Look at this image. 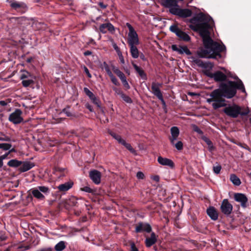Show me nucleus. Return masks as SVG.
Returning <instances> with one entry per match:
<instances>
[{
	"instance_id": "f257e3e1",
	"label": "nucleus",
	"mask_w": 251,
	"mask_h": 251,
	"mask_svg": "<svg viewBox=\"0 0 251 251\" xmlns=\"http://www.w3.org/2000/svg\"><path fill=\"white\" fill-rule=\"evenodd\" d=\"M190 27L194 31H199L202 38L204 49L198 51L201 58H220V53L226 50L224 45L214 42L210 37L209 29L211 28L213 21L211 18L202 13L191 20Z\"/></svg>"
},
{
	"instance_id": "f03ea898",
	"label": "nucleus",
	"mask_w": 251,
	"mask_h": 251,
	"mask_svg": "<svg viewBox=\"0 0 251 251\" xmlns=\"http://www.w3.org/2000/svg\"><path fill=\"white\" fill-rule=\"evenodd\" d=\"M189 61L191 62L192 66H198L202 68L205 71V75L209 77H213V78H238L234 73L228 71L224 70L225 73L220 71H217L214 74L209 72L212 68L213 65L209 62H202L197 56H190L188 57Z\"/></svg>"
},
{
	"instance_id": "7ed1b4c3",
	"label": "nucleus",
	"mask_w": 251,
	"mask_h": 251,
	"mask_svg": "<svg viewBox=\"0 0 251 251\" xmlns=\"http://www.w3.org/2000/svg\"><path fill=\"white\" fill-rule=\"evenodd\" d=\"M237 89L246 93L245 88L241 79H238L237 81L222 82L219 88L213 91V94L215 96L219 94L222 97L230 99L235 95Z\"/></svg>"
},
{
	"instance_id": "20e7f679",
	"label": "nucleus",
	"mask_w": 251,
	"mask_h": 251,
	"mask_svg": "<svg viewBox=\"0 0 251 251\" xmlns=\"http://www.w3.org/2000/svg\"><path fill=\"white\" fill-rule=\"evenodd\" d=\"M126 25L129 30L127 36V43L129 46L138 45L139 40L137 32L129 23H127Z\"/></svg>"
},
{
	"instance_id": "39448f33",
	"label": "nucleus",
	"mask_w": 251,
	"mask_h": 251,
	"mask_svg": "<svg viewBox=\"0 0 251 251\" xmlns=\"http://www.w3.org/2000/svg\"><path fill=\"white\" fill-rule=\"evenodd\" d=\"M241 108L240 107L236 105H233L226 107L224 109V111L228 116L233 118L237 117L239 114L241 115H246L249 113V110H246L244 112H241Z\"/></svg>"
},
{
	"instance_id": "423d86ee",
	"label": "nucleus",
	"mask_w": 251,
	"mask_h": 251,
	"mask_svg": "<svg viewBox=\"0 0 251 251\" xmlns=\"http://www.w3.org/2000/svg\"><path fill=\"white\" fill-rule=\"evenodd\" d=\"M49 192V187L45 186H39L31 189V193L34 197L40 200H44V194L47 195Z\"/></svg>"
},
{
	"instance_id": "0eeeda50",
	"label": "nucleus",
	"mask_w": 251,
	"mask_h": 251,
	"mask_svg": "<svg viewBox=\"0 0 251 251\" xmlns=\"http://www.w3.org/2000/svg\"><path fill=\"white\" fill-rule=\"evenodd\" d=\"M170 30L179 38L180 40L184 41H189L190 40V36L185 32L180 29L176 25H173L170 27Z\"/></svg>"
},
{
	"instance_id": "6e6552de",
	"label": "nucleus",
	"mask_w": 251,
	"mask_h": 251,
	"mask_svg": "<svg viewBox=\"0 0 251 251\" xmlns=\"http://www.w3.org/2000/svg\"><path fill=\"white\" fill-rule=\"evenodd\" d=\"M211 97L214 98L213 103H212V105L215 109H218L220 107H224L226 105L225 100L223 97L220 95H214L213 92L210 95Z\"/></svg>"
},
{
	"instance_id": "1a4fd4ad",
	"label": "nucleus",
	"mask_w": 251,
	"mask_h": 251,
	"mask_svg": "<svg viewBox=\"0 0 251 251\" xmlns=\"http://www.w3.org/2000/svg\"><path fill=\"white\" fill-rule=\"evenodd\" d=\"M22 111L19 109H16L9 117L8 120L14 124H18L23 121L22 117Z\"/></svg>"
},
{
	"instance_id": "9d476101",
	"label": "nucleus",
	"mask_w": 251,
	"mask_h": 251,
	"mask_svg": "<svg viewBox=\"0 0 251 251\" xmlns=\"http://www.w3.org/2000/svg\"><path fill=\"white\" fill-rule=\"evenodd\" d=\"M233 209L232 205L229 203L227 199H224L221 205V210L222 213L226 215H230Z\"/></svg>"
},
{
	"instance_id": "9b49d317",
	"label": "nucleus",
	"mask_w": 251,
	"mask_h": 251,
	"mask_svg": "<svg viewBox=\"0 0 251 251\" xmlns=\"http://www.w3.org/2000/svg\"><path fill=\"white\" fill-rule=\"evenodd\" d=\"M10 6L14 9L20 11L22 13L25 12L27 6L26 4L23 2H18L16 1H11Z\"/></svg>"
},
{
	"instance_id": "f8f14e48",
	"label": "nucleus",
	"mask_w": 251,
	"mask_h": 251,
	"mask_svg": "<svg viewBox=\"0 0 251 251\" xmlns=\"http://www.w3.org/2000/svg\"><path fill=\"white\" fill-rule=\"evenodd\" d=\"M151 231V227L147 223H139L135 227V232L137 233L146 231L148 233Z\"/></svg>"
},
{
	"instance_id": "ddd939ff",
	"label": "nucleus",
	"mask_w": 251,
	"mask_h": 251,
	"mask_svg": "<svg viewBox=\"0 0 251 251\" xmlns=\"http://www.w3.org/2000/svg\"><path fill=\"white\" fill-rule=\"evenodd\" d=\"M89 176L94 183L99 184L100 182L101 173L96 170H92L89 173Z\"/></svg>"
},
{
	"instance_id": "4468645a",
	"label": "nucleus",
	"mask_w": 251,
	"mask_h": 251,
	"mask_svg": "<svg viewBox=\"0 0 251 251\" xmlns=\"http://www.w3.org/2000/svg\"><path fill=\"white\" fill-rule=\"evenodd\" d=\"M235 200L241 203V206L243 207H246L247 206V203L248 202V198L243 194L236 193L234 196Z\"/></svg>"
},
{
	"instance_id": "2eb2a0df",
	"label": "nucleus",
	"mask_w": 251,
	"mask_h": 251,
	"mask_svg": "<svg viewBox=\"0 0 251 251\" xmlns=\"http://www.w3.org/2000/svg\"><path fill=\"white\" fill-rule=\"evenodd\" d=\"M161 87V83L153 82L151 84V92L157 98L163 95L161 91H160V88Z\"/></svg>"
},
{
	"instance_id": "dca6fc26",
	"label": "nucleus",
	"mask_w": 251,
	"mask_h": 251,
	"mask_svg": "<svg viewBox=\"0 0 251 251\" xmlns=\"http://www.w3.org/2000/svg\"><path fill=\"white\" fill-rule=\"evenodd\" d=\"M157 161L160 165L168 166L170 168H173L175 166L174 163L172 160L161 156L158 157Z\"/></svg>"
},
{
	"instance_id": "f3484780",
	"label": "nucleus",
	"mask_w": 251,
	"mask_h": 251,
	"mask_svg": "<svg viewBox=\"0 0 251 251\" xmlns=\"http://www.w3.org/2000/svg\"><path fill=\"white\" fill-rule=\"evenodd\" d=\"M172 49L174 51H177L178 53L182 54L185 53L187 55H190L191 52L186 46H177L176 45H173Z\"/></svg>"
},
{
	"instance_id": "a211bd4d",
	"label": "nucleus",
	"mask_w": 251,
	"mask_h": 251,
	"mask_svg": "<svg viewBox=\"0 0 251 251\" xmlns=\"http://www.w3.org/2000/svg\"><path fill=\"white\" fill-rule=\"evenodd\" d=\"M84 92L95 104L99 107H100V100L91 91H90L87 88L85 87L84 88Z\"/></svg>"
},
{
	"instance_id": "6ab92c4d",
	"label": "nucleus",
	"mask_w": 251,
	"mask_h": 251,
	"mask_svg": "<svg viewBox=\"0 0 251 251\" xmlns=\"http://www.w3.org/2000/svg\"><path fill=\"white\" fill-rule=\"evenodd\" d=\"M171 136L170 137L169 139L172 144H174V142H176L178 138L179 134V130L176 126H173L171 128Z\"/></svg>"
},
{
	"instance_id": "aec40b11",
	"label": "nucleus",
	"mask_w": 251,
	"mask_h": 251,
	"mask_svg": "<svg viewBox=\"0 0 251 251\" xmlns=\"http://www.w3.org/2000/svg\"><path fill=\"white\" fill-rule=\"evenodd\" d=\"M157 236L156 235L154 232L151 233L150 237L146 238L145 240V245L147 247L149 248L154 245L157 241Z\"/></svg>"
},
{
	"instance_id": "412c9836",
	"label": "nucleus",
	"mask_w": 251,
	"mask_h": 251,
	"mask_svg": "<svg viewBox=\"0 0 251 251\" xmlns=\"http://www.w3.org/2000/svg\"><path fill=\"white\" fill-rule=\"evenodd\" d=\"M207 215L213 220H216L218 218V213L214 207H210L206 211Z\"/></svg>"
},
{
	"instance_id": "4be33fe9",
	"label": "nucleus",
	"mask_w": 251,
	"mask_h": 251,
	"mask_svg": "<svg viewBox=\"0 0 251 251\" xmlns=\"http://www.w3.org/2000/svg\"><path fill=\"white\" fill-rule=\"evenodd\" d=\"M73 183L72 181L65 182L57 186V188L61 192H65L69 190L73 186Z\"/></svg>"
},
{
	"instance_id": "5701e85b",
	"label": "nucleus",
	"mask_w": 251,
	"mask_h": 251,
	"mask_svg": "<svg viewBox=\"0 0 251 251\" xmlns=\"http://www.w3.org/2000/svg\"><path fill=\"white\" fill-rule=\"evenodd\" d=\"M137 45L129 46L130 52L132 58L136 59L139 56V51L137 47Z\"/></svg>"
},
{
	"instance_id": "b1692460",
	"label": "nucleus",
	"mask_w": 251,
	"mask_h": 251,
	"mask_svg": "<svg viewBox=\"0 0 251 251\" xmlns=\"http://www.w3.org/2000/svg\"><path fill=\"white\" fill-rule=\"evenodd\" d=\"M34 165L32 163L26 162H24L20 168V170L22 172L27 171L31 169Z\"/></svg>"
},
{
	"instance_id": "393cba45",
	"label": "nucleus",
	"mask_w": 251,
	"mask_h": 251,
	"mask_svg": "<svg viewBox=\"0 0 251 251\" xmlns=\"http://www.w3.org/2000/svg\"><path fill=\"white\" fill-rule=\"evenodd\" d=\"M230 180L232 183L236 186H239L241 184L240 179L234 174H231L230 176Z\"/></svg>"
},
{
	"instance_id": "a878e982",
	"label": "nucleus",
	"mask_w": 251,
	"mask_h": 251,
	"mask_svg": "<svg viewBox=\"0 0 251 251\" xmlns=\"http://www.w3.org/2000/svg\"><path fill=\"white\" fill-rule=\"evenodd\" d=\"M54 174L59 178L65 176V169L60 168H56L54 170Z\"/></svg>"
},
{
	"instance_id": "bb28decb",
	"label": "nucleus",
	"mask_w": 251,
	"mask_h": 251,
	"mask_svg": "<svg viewBox=\"0 0 251 251\" xmlns=\"http://www.w3.org/2000/svg\"><path fill=\"white\" fill-rule=\"evenodd\" d=\"M113 72L117 75L119 78H125V75L118 68L115 66H112Z\"/></svg>"
},
{
	"instance_id": "cd10ccee",
	"label": "nucleus",
	"mask_w": 251,
	"mask_h": 251,
	"mask_svg": "<svg viewBox=\"0 0 251 251\" xmlns=\"http://www.w3.org/2000/svg\"><path fill=\"white\" fill-rule=\"evenodd\" d=\"M132 65L136 73L139 74V76L142 78L144 77L145 76V74L144 71L135 64L132 63Z\"/></svg>"
},
{
	"instance_id": "c85d7f7f",
	"label": "nucleus",
	"mask_w": 251,
	"mask_h": 251,
	"mask_svg": "<svg viewBox=\"0 0 251 251\" xmlns=\"http://www.w3.org/2000/svg\"><path fill=\"white\" fill-rule=\"evenodd\" d=\"M22 164V162L16 159H12L8 161L7 165L10 167H17Z\"/></svg>"
},
{
	"instance_id": "c756f323",
	"label": "nucleus",
	"mask_w": 251,
	"mask_h": 251,
	"mask_svg": "<svg viewBox=\"0 0 251 251\" xmlns=\"http://www.w3.org/2000/svg\"><path fill=\"white\" fill-rule=\"evenodd\" d=\"M66 247L65 243L64 241H61L58 243L54 247L56 251H62Z\"/></svg>"
},
{
	"instance_id": "7c9ffc66",
	"label": "nucleus",
	"mask_w": 251,
	"mask_h": 251,
	"mask_svg": "<svg viewBox=\"0 0 251 251\" xmlns=\"http://www.w3.org/2000/svg\"><path fill=\"white\" fill-rule=\"evenodd\" d=\"M111 136H112L115 139H116L120 144H122L124 139H122L121 136L119 135L116 134L115 133L111 132L110 133Z\"/></svg>"
},
{
	"instance_id": "2f4dec72",
	"label": "nucleus",
	"mask_w": 251,
	"mask_h": 251,
	"mask_svg": "<svg viewBox=\"0 0 251 251\" xmlns=\"http://www.w3.org/2000/svg\"><path fill=\"white\" fill-rule=\"evenodd\" d=\"M102 68L104 69L107 74H108L109 76L111 77H113V74L112 72L110 71L109 67L108 65V64L106 62H104L103 64L102 65Z\"/></svg>"
},
{
	"instance_id": "473e14b6",
	"label": "nucleus",
	"mask_w": 251,
	"mask_h": 251,
	"mask_svg": "<svg viewBox=\"0 0 251 251\" xmlns=\"http://www.w3.org/2000/svg\"><path fill=\"white\" fill-rule=\"evenodd\" d=\"M121 144L124 145L127 150H128L131 152H135V150L131 147V145L130 144L127 143L125 140L123 141Z\"/></svg>"
},
{
	"instance_id": "72a5a7b5",
	"label": "nucleus",
	"mask_w": 251,
	"mask_h": 251,
	"mask_svg": "<svg viewBox=\"0 0 251 251\" xmlns=\"http://www.w3.org/2000/svg\"><path fill=\"white\" fill-rule=\"evenodd\" d=\"M62 112L65 113L68 117H75V114L71 112L69 110V107H66L62 110Z\"/></svg>"
},
{
	"instance_id": "f704fd0d",
	"label": "nucleus",
	"mask_w": 251,
	"mask_h": 251,
	"mask_svg": "<svg viewBox=\"0 0 251 251\" xmlns=\"http://www.w3.org/2000/svg\"><path fill=\"white\" fill-rule=\"evenodd\" d=\"M11 147V145L7 143H1L0 144V149L3 150L4 151H7L10 150Z\"/></svg>"
},
{
	"instance_id": "c9c22d12",
	"label": "nucleus",
	"mask_w": 251,
	"mask_h": 251,
	"mask_svg": "<svg viewBox=\"0 0 251 251\" xmlns=\"http://www.w3.org/2000/svg\"><path fill=\"white\" fill-rule=\"evenodd\" d=\"M172 145H174L177 150H181L183 149V143L180 141H179L176 143L174 142V144Z\"/></svg>"
},
{
	"instance_id": "e433bc0d",
	"label": "nucleus",
	"mask_w": 251,
	"mask_h": 251,
	"mask_svg": "<svg viewBox=\"0 0 251 251\" xmlns=\"http://www.w3.org/2000/svg\"><path fill=\"white\" fill-rule=\"evenodd\" d=\"M106 27L109 32L113 33L115 31V27L110 23H106Z\"/></svg>"
},
{
	"instance_id": "4c0bfd02",
	"label": "nucleus",
	"mask_w": 251,
	"mask_h": 251,
	"mask_svg": "<svg viewBox=\"0 0 251 251\" xmlns=\"http://www.w3.org/2000/svg\"><path fill=\"white\" fill-rule=\"evenodd\" d=\"M32 79H24L22 81V84L24 86L27 87L33 83Z\"/></svg>"
},
{
	"instance_id": "58836bf2",
	"label": "nucleus",
	"mask_w": 251,
	"mask_h": 251,
	"mask_svg": "<svg viewBox=\"0 0 251 251\" xmlns=\"http://www.w3.org/2000/svg\"><path fill=\"white\" fill-rule=\"evenodd\" d=\"M121 97L127 103H131L132 102L131 99L128 96L124 94H122Z\"/></svg>"
},
{
	"instance_id": "ea45409f",
	"label": "nucleus",
	"mask_w": 251,
	"mask_h": 251,
	"mask_svg": "<svg viewBox=\"0 0 251 251\" xmlns=\"http://www.w3.org/2000/svg\"><path fill=\"white\" fill-rule=\"evenodd\" d=\"M100 31L102 33H105L106 32V23L101 24L99 27Z\"/></svg>"
},
{
	"instance_id": "a19ab883",
	"label": "nucleus",
	"mask_w": 251,
	"mask_h": 251,
	"mask_svg": "<svg viewBox=\"0 0 251 251\" xmlns=\"http://www.w3.org/2000/svg\"><path fill=\"white\" fill-rule=\"evenodd\" d=\"M30 76V74L28 72L26 71H23L22 72V74L21 75L20 78H27Z\"/></svg>"
},
{
	"instance_id": "79ce46f5",
	"label": "nucleus",
	"mask_w": 251,
	"mask_h": 251,
	"mask_svg": "<svg viewBox=\"0 0 251 251\" xmlns=\"http://www.w3.org/2000/svg\"><path fill=\"white\" fill-rule=\"evenodd\" d=\"M122 83L126 90H128L130 88V86L127 81L126 79H121Z\"/></svg>"
},
{
	"instance_id": "37998d69",
	"label": "nucleus",
	"mask_w": 251,
	"mask_h": 251,
	"mask_svg": "<svg viewBox=\"0 0 251 251\" xmlns=\"http://www.w3.org/2000/svg\"><path fill=\"white\" fill-rule=\"evenodd\" d=\"M193 130L199 134L201 136L203 135L202 131L198 126L194 125L193 126Z\"/></svg>"
},
{
	"instance_id": "c03bdc74",
	"label": "nucleus",
	"mask_w": 251,
	"mask_h": 251,
	"mask_svg": "<svg viewBox=\"0 0 251 251\" xmlns=\"http://www.w3.org/2000/svg\"><path fill=\"white\" fill-rule=\"evenodd\" d=\"M221 166L220 165H217L216 166L213 167V171L216 174H219L221 171Z\"/></svg>"
},
{
	"instance_id": "a18cd8bd",
	"label": "nucleus",
	"mask_w": 251,
	"mask_h": 251,
	"mask_svg": "<svg viewBox=\"0 0 251 251\" xmlns=\"http://www.w3.org/2000/svg\"><path fill=\"white\" fill-rule=\"evenodd\" d=\"M80 190L81 191H84V192H88V193H92V191H93L92 189H91L88 186H85V187H84L83 188H81L80 189Z\"/></svg>"
},
{
	"instance_id": "49530a36",
	"label": "nucleus",
	"mask_w": 251,
	"mask_h": 251,
	"mask_svg": "<svg viewBox=\"0 0 251 251\" xmlns=\"http://www.w3.org/2000/svg\"><path fill=\"white\" fill-rule=\"evenodd\" d=\"M144 175L142 172H138L136 174V177L138 179H143L144 178Z\"/></svg>"
},
{
	"instance_id": "de8ad7c7",
	"label": "nucleus",
	"mask_w": 251,
	"mask_h": 251,
	"mask_svg": "<svg viewBox=\"0 0 251 251\" xmlns=\"http://www.w3.org/2000/svg\"><path fill=\"white\" fill-rule=\"evenodd\" d=\"M118 54L119 55V59H120L121 63H122V64H125V59H124V56H123L121 52L119 51V52H118Z\"/></svg>"
},
{
	"instance_id": "09e8293b",
	"label": "nucleus",
	"mask_w": 251,
	"mask_h": 251,
	"mask_svg": "<svg viewBox=\"0 0 251 251\" xmlns=\"http://www.w3.org/2000/svg\"><path fill=\"white\" fill-rule=\"evenodd\" d=\"M205 143L208 146L209 151H212L213 150L214 147H213V146L212 145V143L211 142V141L210 140H208V141H207Z\"/></svg>"
},
{
	"instance_id": "8fccbe9b",
	"label": "nucleus",
	"mask_w": 251,
	"mask_h": 251,
	"mask_svg": "<svg viewBox=\"0 0 251 251\" xmlns=\"http://www.w3.org/2000/svg\"><path fill=\"white\" fill-rule=\"evenodd\" d=\"M131 249L130 251H139L138 249L136 247L134 242L130 243Z\"/></svg>"
},
{
	"instance_id": "3c124183",
	"label": "nucleus",
	"mask_w": 251,
	"mask_h": 251,
	"mask_svg": "<svg viewBox=\"0 0 251 251\" xmlns=\"http://www.w3.org/2000/svg\"><path fill=\"white\" fill-rule=\"evenodd\" d=\"M113 90L117 95H118L120 96H121L122 95V94H124L123 92L120 89H119L118 88H113Z\"/></svg>"
},
{
	"instance_id": "603ef678",
	"label": "nucleus",
	"mask_w": 251,
	"mask_h": 251,
	"mask_svg": "<svg viewBox=\"0 0 251 251\" xmlns=\"http://www.w3.org/2000/svg\"><path fill=\"white\" fill-rule=\"evenodd\" d=\"M83 70H84V73L86 74L87 76L88 77H91V74L90 73L88 69L86 67H83Z\"/></svg>"
},
{
	"instance_id": "864d4df0",
	"label": "nucleus",
	"mask_w": 251,
	"mask_h": 251,
	"mask_svg": "<svg viewBox=\"0 0 251 251\" xmlns=\"http://www.w3.org/2000/svg\"><path fill=\"white\" fill-rule=\"evenodd\" d=\"M12 150L9 151L8 152L5 153L4 154L0 156V157L3 160L6 159L8 155L10 153V152H12Z\"/></svg>"
},
{
	"instance_id": "5fc2aeb1",
	"label": "nucleus",
	"mask_w": 251,
	"mask_h": 251,
	"mask_svg": "<svg viewBox=\"0 0 251 251\" xmlns=\"http://www.w3.org/2000/svg\"><path fill=\"white\" fill-rule=\"evenodd\" d=\"M30 248L29 246H20L19 247V249H22V251H25L27 250H28Z\"/></svg>"
},
{
	"instance_id": "6e6d98bb",
	"label": "nucleus",
	"mask_w": 251,
	"mask_h": 251,
	"mask_svg": "<svg viewBox=\"0 0 251 251\" xmlns=\"http://www.w3.org/2000/svg\"><path fill=\"white\" fill-rule=\"evenodd\" d=\"M158 99L161 101L162 104L164 106L166 105V103H165V101L164 100L163 95H162L161 96H160L159 98H158Z\"/></svg>"
},
{
	"instance_id": "4d7b16f0",
	"label": "nucleus",
	"mask_w": 251,
	"mask_h": 251,
	"mask_svg": "<svg viewBox=\"0 0 251 251\" xmlns=\"http://www.w3.org/2000/svg\"><path fill=\"white\" fill-rule=\"evenodd\" d=\"M86 107L90 111L93 112V108L91 105H90L89 103H86L85 105Z\"/></svg>"
},
{
	"instance_id": "13d9d810",
	"label": "nucleus",
	"mask_w": 251,
	"mask_h": 251,
	"mask_svg": "<svg viewBox=\"0 0 251 251\" xmlns=\"http://www.w3.org/2000/svg\"><path fill=\"white\" fill-rule=\"evenodd\" d=\"M139 57H140V58L142 60H144H144H146V57H145V55L143 54V53H142V52H141V53H140H140H139Z\"/></svg>"
},
{
	"instance_id": "bf43d9fd",
	"label": "nucleus",
	"mask_w": 251,
	"mask_h": 251,
	"mask_svg": "<svg viewBox=\"0 0 251 251\" xmlns=\"http://www.w3.org/2000/svg\"><path fill=\"white\" fill-rule=\"evenodd\" d=\"M8 102L5 100H1L0 101V105L2 106H5L7 104Z\"/></svg>"
},
{
	"instance_id": "052dcab7",
	"label": "nucleus",
	"mask_w": 251,
	"mask_h": 251,
	"mask_svg": "<svg viewBox=\"0 0 251 251\" xmlns=\"http://www.w3.org/2000/svg\"><path fill=\"white\" fill-rule=\"evenodd\" d=\"M214 100V98H212V97H211V98H209V99H207L206 100L207 102L209 103H213Z\"/></svg>"
},
{
	"instance_id": "680f3d73",
	"label": "nucleus",
	"mask_w": 251,
	"mask_h": 251,
	"mask_svg": "<svg viewBox=\"0 0 251 251\" xmlns=\"http://www.w3.org/2000/svg\"><path fill=\"white\" fill-rule=\"evenodd\" d=\"M201 138L205 142H206L207 141H208V140H209V138H208L206 136H205L203 135H202L201 136Z\"/></svg>"
},
{
	"instance_id": "e2e57ef3",
	"label": "nucleus",
	"mask_w": 251,
	"mask_h": 251,
	"mask_svg": "<svg viewBox=\"0 0 251 251\" xmlns=\"http://www.w3.org/2000/svg\"><path fill=\"white\" fill-rule=\"evenodd\" d=\"M99 5L100 6L101 8L103 9H105L106 8V5L104 4L102 2H99Z\"/></svg>"
},
{
	"instance_id": "0e129e2a",
	"label": "nucleus",
	"mask_w": 251,
	"mask_h": 251,
	"mask_svg": "<svg viewBox=\"0 0 251 251\" xmlns=\"http://www.w3.org/2000/svg\"><path fill=\"white\" fill-rule=\"evenodd\" d=\"M118 80V79H112V82L116 85H118L119 84Z\"/></svg>"
},
{
	"instance_id": "69168bd1",
	"label": "nucleus",
	"mask_w": 251,
	"mask_h": 251,
	"mask_svg": "<svg viewBox=\"0 0 251 251\" xmlns=\"http://www.w3.org/2000/svg\"><path fill=\"white\" fill-rule=\"evenodd\" d=\"M152 179L155 180L156 181H158L159 180V177L158 176H155L152 177Z\"/></svg>"
},
{
	"instance_id": "338daca9",
	"label": "nucleus",
	"mask_w": 251,
	"mask_h": 251,
	"mask_svg": "<svg viewBox=\"0 0 251 251\" xmlns=\"http://www.w3.org/2000/svg\"><path fill=\"white\" fill-rule=\"evenodd\" d=\"M84 55L87 56V55H90L91 54V52L90 51H85L84 53Z\"/></svg>"
},
{
	"instance_id": "774afa93",
	"label": "nucleus",
	"mask_w": 251,
	"mask_h": 251,
	"mask_svg": "<svg viewBox=\"0 0 251 251\" xmlns=\"http://www.w3.org/2000/svg\"><path fill=\"white\" fill-rule=\"evenodd\" d=\"M3 160L0 157V168L3 166Z\"/></svg>"
}]
</instances>
